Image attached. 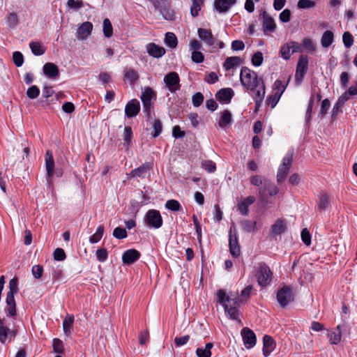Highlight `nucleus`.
Segmentation results:
<instances>
[{
	"mask_svg": "<svg viewBox=\"0 0 357 357\" xmlns=\"http://www.w3.org/2000/svg\"><path fill=\"white\" fill-rule=\"evenodd\" d=\"M217 297L218 302L223 306L229 318L241 322L238 311L241 301L237 294L230 293L227 295L225 290L220 289L217 292Z\"/></svg>",
	"mask_w": 357,
	"mask_h": 357,
	"instance_id": "1",
	"label": "nucleus"
},
{
	"mask_svg": "<svg viewBox=\"0 0 357 357\" xmlns=\"http://www.w3.org/2000/svg\"><path fill=\"white\" fill-rule=\"evenodd\" d=\"M240 81L245 89L252 91H255L264 84L263 79L259 77L257 73L247 67H243L241 68Z\"/></svg>",
	"mask_w": 357,
	"mask_h": 357,
	"instance_id": "2",
	"label": "nucleus"
},
{
	"mask_svg": "<svg viewBox=\"0 0 357 357\" xmlns=\"http://www.w3.org/2000/svg\"><path fill=\"white\" fill-rule=\"evenodd\" d=\"M9 291L7 293L6 303V307L4 310L8 317H14L16 316V303L15 300V295L18 292V280L17 278H13L9 282Z\"/></svg>",
	"mask_w": 357,
	"mask_h": 357,
	"instance_id": "3",
	"label": "nucleus"
},
{
	"mask_svg": "<svg viewBox=\"0 0 357 357\" xmlns=\"http://www.w3.org/2000/svg\"><path fill=\"white\" fill-rule=\"evenodd\" d=\"M155 97V91L151 87H146L141 95L143 111L148 118L151 116L152 100Z\"/></svg>",
	"mask_w": 357,
	"mask_h": 357,
	"instance_id": "4",
	"label": "nucleus"
},
{
	"mask_svg": "<svg viewBox=\"0 0 357 357\" xmlns=\"http://www.w3.org/2000/svg\"><path fill=\"white\" fill-rule=\"evenodd\" d=\"M272 272L268 266L264 262L259 263L257 278L261 287L267 286L271 281Z\"/></svg>",
	"mask_w": 357,
	"mask_h": 357,
	"instance_id": "5",
	"label": "nucleus"
},
{
	"mask_svg": "<svg viewBox=\"0 0 357 357\" xmlns=\"http://www.w3.org/2000/svg\"><path fill=\"white\" fill-rule=\"evenodd\" d=\"M279 192L278 188L269 179L264 183L262 186L259 188V197L262 202H266L268 196H275Z\"/></svg>",
	"mask_w": 357,
	"mask_h": 357,
	"instance_id": "6",
	"label": "nucleus"
},
{
	"mask_svg": "<svg viewBox=\"0 0 357 357\" xmlns=\"http://www.w3.org/2000/svg\"><path fill=\"white\" fill-rule=\"evenodd\" d=\"M144 222L148 227L154 229L161 227L163 222L160 211L155 209H151L146 212Z\"/></svg>",
	"mask_w": 357,
	"mask_h": 357,
	"instance_id": "7",
	"label": "nucleus"
},
{
	"mask_svg": "<svg viewBox=\"0 0 357 357\" xmlns=\"http://www.w3.org/2000/svg\"><path fill=\"white\" fill-rule=\"evenodd\" d=\"M293 155L289 153H287L283 158L282 162L280 165L277 174V182L278 183H281L285 180L291 165Z\"/></svg>",
	"mask_w": 357,
	"mask_h": 357,
	"instance_id": "8",
	"label": "nucleus"
},
{
	"mask_svg": "<svg viewBox=\"0 0 357 357\" xmlns=\"http://www.w3.org/2000/svg\"><path fill=\"white\" fill-rule=\"evenodd\" d=\"M277 300L282 307H285L294 301L291 289L288 286H284L278 291Z\"/></svg>",
	"mask_w": 357,
	"mask_h": 357,
	"instance_id": "9",
	"label": "nucleus"
},
{
	"mask_svg": "<svg viewBox=\"0 0 357 357\" xmlns=\"http://www.w3.org/2000/svg\"><path fill=\"white\" fill-rule=\"evenodd\" d=\"M164 82L171 93H175L181 88L180 77L176 72L168 73L164 77Z\"/></svg>",
	"mask_w": 357,
	"mask_h": 357,
	"instance_id": "10",
	"label": "nucleus"
},
{
	"mask_svg": "<svg viewBox=\"0 0 357 357\" xmlns=\"http://www.w3.org/2000/svg\"><path fill=\"white\" fill-rule=\"evenodd\" d=\"M308 68V58L307 56L301 55L298 59L295 73V79L298 84L301 83Z\"/></svg>",
	"mask_w": 357,
	"mask_h": 357,
	"instance_id": "11",
	"label": "nucleus"
},
{
	"mask_svg": "<svg viewBox=\"0 0 357 357\" xmlns=\"http://www.w3.org/2000/svg\"><path fill=\"white\" fill-rule=\"evenodd\" d=\"M241 335L246 348H252L256 344V335L251 329L247 327L243 328L241 330Z\"/></svg>",
	"mask_w": 357,
	"mask_h": 357,
	"instance_id": "12",
	"label": "nucleus"
},
{
	"mask_svg": "<svg viewBox=\"0 0 357 357\" xmlns=\"http://www.w3.org/2000/svg\"><path fill=\"white\" fill-rule=\"evenodd\" d=\"M140 111V104L137 99L129 101L125 107V114L128 118L137 116Z\"/></svg>",
	"mask_w": 357,
	"mask_h": 357,
	"instance_id": "13",
	"label": "nucleus"
},
{
	"mask_svg": "<svg viewBox=\"0 0 357 357\" xmlns=\"http://www.w3.org/2000/svg\"><path fill=\"white\" fill-rule=\"evenodd\" d=\"M261 15L263 18L262 28L264 33L267 34L269 32L274 31L276 29V24L273 18L268 15L265 10Z\"/></svg>",
	"mask_w": 357,
	"mask_h": 357,
	"instance_id": "14",
	"label": "nucleus"
},
{
	"mask_svg": "<svg viewBox=\"0 0 357 357\" xmlns=\"http://www.w3.org/2000/svg\"><path fill=\"white\" fill-rule=\"evenodd\" d=\"M140 256V252L137 250L129 249L123 253L122 261L124 264L130 265L137 261Z\"/></svg>",
	"mask_w": 357,
	"mask_h": 357,
	"instance_id": "15",
	"label": "nucleus"
},
{
	"mask_svg": "<svg viewBox=\"0 0 357 357\" xmlns=\"http://www.w3.org/2000/svg\"><path fill=\"white\" fill-rule=\"evenodd\" d=\"M199 38L208 46H213L215 44V38L211 29L199 28L197 30Z\"/></svg>",
	"mask_w": 357,
	"mask_h": 357,
	"instance_id": "16",
	"label": "nucleus"
},
{
	"mask_svg": "<svg viewBox=\"0 0 357 357\" xmlns=\"http://www.w3.org/2000/svg\"><path fill=\"white\" fill-rule=\"evenodd\" d=\"M256 199L254 196H248L241 199L237 204L238 210L243 215H248L249 213V206L255 203Z\"/></svg>",
	"mask_w": 357,
	"mask_h": 357,
	"instance_id": "17",
	"label": "nucleus"
},
{
	"mask_svg": "<svg viewBox=\"0 0 357 357\" xmlns=\"http://www.w3.org/2000/svg\"><path fill=\"white\" fill-rule=\"evenodd\" d=\"M275 342L273 337L268 335H265L263 337V355L268 357L275 348Z\"/></svg>",
	"mask_w": 357,
	"mask_h": 357,
	"instance_id": "18",
	"label": "nucleus"
},
{
	"mask_svg": "<svg viewBox=\"0 0 357 357\" xmlns=\"http://www.w3.org/2000/svg\"><path fill=\"white\" fill-rule=\"evenodd\" d=\"M46 174L48 178H52L54 171V160L51 151L47 150L45 155Z\"/></svg>",
	"mask_w": 357,
	"mask_h": 357,
	"instance_id": "19",
	"label": "nucleus"
},
{
	"mask_svg": "<svg viewBox=\"0 0 357 357\" xmlns=\"http://www.w3.org/2000/svg\"><path fill=\"white\" fill-rule=\"evenodd\" d=\"M146 51L150 56L157 59L162 57L166 52L163 47L154 43H150L146 45Z\"/></svg>",
	"mask_w": 357,
	"mask_h": 357,
	"instance_id": "20",
	"label": "nucleus"
},
{
	"mask_svg": "<svg viewBox=\"0 0 357 357\" xmlns=\"http://www.w3.org/2000/svg\"><path fill=\"white\" fill-rule=\"evenodd\" d=\"M89 36V22H83L80 24L76 31L75 37L78 40H86Z\"/></svg>",
	"mask_w": 357,
	"mask_h": 357,
	"instance_id": "21",
	"label": "nucleus"
},
{
	"mask_svg": "<svg viewBox=\"0 0 357 357\" xmlns=\"http://www.w3.org/2000/svg\"><path fill=\"white\" fill-rule=\"evenodd\" d=\"M234 96V91L230 88L221 89L216 94L217 99L224 103H229Z\"/></svg>",
	"mask_w": 357,
	"mask_h": 357,
	"instance_id": "22",
	"label": "nucleus"
},
{
	"mask_svg": "<svg viewBox=\"0 0 357 357\" xmlns=\"http://www.w3.org/2000/svg\"><path fill=\"white\" fill-rule=\"evenodd\" d=\"M236 1V0H215L214 7L219 13H226Z\"/></svg>",
	"mask_w": 357,
	"mask_h": 357,
	"instance_id": "23",
	"label": "nucleus"
},
{
	"mask_svg": "<svg viewBox=\"0 0 357 357\" xmlns=\"http://www.w3.org/2000/svg\"><path fill=\"white\" fill-rule=\"evenodd\" d=\"M16 336V332L8 328L7 326L0 328V342L5 344L6 340L12 341Z\"/></svg>",
	"mask_w": 357,
	"mask_h": 357,
	"instance_id": "24",
	"label": "nucleus"
},
{
	"mask_svg": "<svg viewBox=\"0 0 357 357\" xmlns=\"http://www.w3.org/2000/svg\"><path fill=\"white\" fill-rule=\"evenodd\" d=\"M229 247L230 253L233 257H237L240 255L241 250L238 236H229Z\"/></svg>",
	"mask_w": 357,
	"mask_h": 357,
	"instance_id": "25",
	"label": "nucleus"
},
{
	"mask_svg": "<svg viewBox=\"0 0 357 357\" xmlns=\"http://www.w3.org/2000/svg\"><path fill=\"white\" fill-rule=\"evenodd\" d=\"M287 229V225L284 220L278 219L272 225L271 231L273 235H280Z\"/></svg>",
	"mask_w": 357,
	"mask_h": 357,
	"instance_id": "26",
	"label": "nucleus"
},
{
	"mask_svg": "<svg viewBox=\"0 0 357 357\" xmlns=\"http://www.w3.org/2000/svg\"><path fill=\"white\" fill-rule=\"evenodd\" d=\"M44 74L49 78H54L59 75V71L56 65L47 63L43 67Z\"/></svg>",
	"mask_w": 357,
	"mask_h": 357,
	"instance_id": "27",
	"label": "nucleus"
},
{
	"mask_svg": "<svg viewBox=\"0 0 357 357\" xmlns=\"http://www.w3.org/2000/svg\"><path fill=\"white\" fill-rule=\"evenodd\" d=\"M150 168L149 163H144L139 167L132 170L129 174L130 177H142L144 178L146 173Z\"/></svg>",
	"mask_w": 357,
	"mask_h": 357,
	"instance_id": "28",
	"label": "nucleus"
},
{
	"mask_svg": "<svg viewBox=\"0 0 357 357\" xmlns=\"http://www.w3.org/2000/svg\"><path fill=\"white\" fill-rule=\"evenodd\" d=\"M340 327H335L331 331H328L327 335L329 338V342L332 344H337L341 341V332Z\"/></svg>",
	"mask_w": 357,
	"mask_h": 357,
	"instance_id": "29",
	"label": "nucleus"
},
{
	"mask_svg": "<svg viewBox=\"0 0 357 357\" xmlns=\"http://www.w3.org/2000/svg\"><path fill=\"white\" fill-rule=\"evenodd\" d=\"M241 63V59L239 56H229L226 59L223 66L226 70L238 66Z\"/></svg>",
	"mask_w": 357,
	"mask_h": 357,
	"instance_id": "30",
	"label": "nucleus"
},
{
	"mask_svg": "<svg viewBox=\"0 0 357 357\" xmlns=\"http://www.w3.org/2000/svg\"><path fill=\"white\" fill-rule=\"evenodd\" d=\"M231 123L232 119L231 112L228 110H225L220 118L218 122L219 126L221 128L225 129L227 126L230 125Z\"/></svg>",
	"mask_w": 357,
	"mask_h": 357,
	"instance_id": "31",
	"label": "nucleus"
},
{
	"mask_svg": "<svg viewBox=\"0 0 357 357\" xmlns=\"http://www.w3.org/2000/svg\"><path fill=\"white\" fill-rule=\"evenodd\" d=\"M29 47L31 50V52L35 56H41L45 52V47H43L40 43L32 41L29 43Z\"/></svg>",
	"mask_w": 357,
	"mask_h": 357,
	"instance_id": "32",
	"label": "nucleus"
},
{
	"mask_svg": "<svg viewBox=\"0 0 357 357\" xmlns=\"http://www.w3.org/2000/svg\"><path fill=\"white\" fill-rule=\"evenodd\" d=\"M333 33L331 31L328 30L324 32L321 38V44L323 47H328L333 43Z\"/></svg>",
	"mask_w": 357,
	"mask_h": 357,
	"instance_id": "33",
	"label": "nucleus"
},
{
	"mask_svg": "<svg viewBox=\"0 0 357 357\" xmlns=\"http://www.w3.org/2000/svg\"><path fill=\"white\" fill-rule=\"evenodd\" d=\"M213 347L212 342L206 344L204 348H197L196 350V354L197 357H211V349Z\"/></svg>",
	"mask_w": 357,
	"mask_h": 357,
	"instance_id": "34",
	"label": "nucleus"
},
{
	"mask_svg": "<svg viewBox=\"0 0 357 357\" xmlns=\"http://www.w3.org/2000/svg\"><path fill=\"white\" fill-rule=\"evenodd\" d=\"M260 86H261V89H258V90H257V89L255 90L256 93H255V97H254L256 109H257L259 107L261 103L262 102V101L264 100V95H265L264 84H263V85H261Z\"/></svg>",
	"mask_w": 357,
	"mask_h": 357,
	"instance_id": "35",
	"label": "nucleus"
},
{
	"mask_svg": "<svg viewBox=\"0 0 357 357\" xmlns=\"http://www.w3.org/2000/svg\"><path fill=\"white\" fill-rule=\"evenodd\" d=\"M165 43L170 48H176L178 44V40L176 35L172 32H167L165 34Z\"/></svg>",
	"mask_w": 357,
	"mask_h": 357,
	"instance_id": "36",
	"label": "nucleus"
},
{
	"mask_svg": "<svg viewBox=\"0 0 357 357\" xmlns=\"http://www.w3.org/2000/svg\"><path fill=\"white\" fill-rule=\"evenodd\" d=\"M241 227L243 231L248 233L254 232L256 230V221H251L249 220H244L240 222Z\"/></svg>",
	"mask_w": 357,
	"mask_h": 357,
	"instance_id": "37",
	"label": "nucleus"
},
{
	"mask_svg": "<svg viewBox=\"0 0 357 357\" xmlns=\"http://www.w3.org/2000/svg\"><path fill=\"white\" fill-rule=\"evenodd\" d=\"M5 21L7 26L11 29L15 28L19 23L17 15L14 12L8 13L5 17Z\"/></svg>",
	"mask_w": 357,
	"mask_h": 357,
	"instance_id": "38",
	"label": "nucleus"
},
{
	"mask_svg": "<svg viewBox=\"0 0 357 357\" xmlns=\"http://www.w3.org/2000/svg\"><path fill=\"white\" fill-rule=\"evenodd\" d=\"M124 77L130 84H134L139 79L137 72L132 68L125 70Z\"/></svg>",
	"mask_w": 357,
	"mask_h": 357,
	"instance_id": "39",
	"label": "nucleus"
},
{
	"mask_svg": "<svg viewBox=\"0 0 357 357\" xmlns=\"http://www.w3.org/2000/svg\"><path fill=\"white\" fill-rule=\"evenodd\" d=\"M288 83L289 80L287 82L286 84H284L283 82L281 81L280 79L275 80L273 85V89L275 91V93L282 96V93H284L288 85Z\"/></svg>",
	"mask_w": 357,
	"mask_h": 357,
	"instance_id": "40",
	"label": "nucleus"
},
{
	"mask_svg": "<svg viewBox=\"0 0 357 357\" xmlns=\"http://www.w3.org/2000/svg\"><path fill=\"white\" fill-rule=\"evenodd\" d=\"M84 6V3L82 0H68L66 7L68 10L73 11H78Z\"/></svg>",
	"mask_w": 357,
	"mask_h": 357,
	"instance_id": "41",
	"label": "nucleus"
},
{
	"mask_svg": "<svg viewBox=\"0 0 357 357\" xmlns=\"http://www.w3.org/2000/svg\"><path fill=\"white\" fill-rule=\"evenodd\" d=\"M192 6L190 7V14L192 17L198 16L199 11L201 10L204 3V0H191Z\"/></svg>",
	"mask_w": 357,
	"mask_h": 357,
	"instance_id": "42",
	"label": "nucleus"
},
{
	"mask_svg": "<svg viewBox=\"0 0 357 357\" xmlns=\"http://www.w3.org/2000/svg\"><path fill=\"white\" fill-rule=\"evenodd\" d=\"M268 178L261 175H252L250 177V183L256 187H259V188L264 185V183L266 181Z\"/></svg>",
	"mask_w": 357,
	"mask_h": 357,
	"instance_id": "43",
	"label": "nucleus"
},
{
	"mask_svg": "<svg viewBox=\"0 0 357 357\" xmlns=\"http://www.w3.org/2000/svg\"><path fill=\"white\" fill-rule=\"evenodd\" d=\"M280 53L281 56L284 59L288 60L290 59L291 55L293 54V52H291V44L289 43V42L284 44L280 47Z\"/></svg>",
	"mask_w": 357,
	"mask_h": 357,
	"instance_id": "44",
	"label": "nucleus"
},
{
	"mask_svg": "<svg viewBox=\"0 0 357 357\" xmlns=\"http://www.w3.org/2000/svg\"><path fill=\"white\" fill-rule=\"evenodd\" d=\"M74 321L73 315H67L63 321V330L66 335L70 332L72 324Z\"/></svg>",
	"mask_w": 357,
	"mask_h": 357,
	"instance_id": "45",
	"label": "nucleus"
},
{
	"mask_svg": "<svg viewBox=\"0 0 357 357\" xmlns=\"http://www.w3.org/2000/svg\"><path fill=\"white\" fill-rule=\"evenodd\" d=\"M103 33L106 38H110L113 35V27L108 18L103 20Z\"/></svg>",
	"mask_w": 357,
	"mask_h": 357,
	"instance_id": "46",
	"label": "nucleus"
},
{
	"mask_svg": "<svg viewBox=\"0 0 357 357\" xmlns=\"http://www.w3.org/2000/svg\"><path fill=\"white\" fill-rule=\"evenodd\" d=\"M165 207L172 211H179L181 209L180 203L175 199H169L167 201Z\"/></svg>",
	"mask_w": 357,
	"mask_h": 357,
	"instance_id": "47",
	"label": "nucleus"
},
{
	"mask_svg": "<svg viewBox=\"0 0 357 357\" xmlns=\"http://www.w3.org/2000/svg\"><path fill=\"white\" fill-rule=\"evenodd\" d=\"M13 61L17 67H21L24 61V56L21 52L15 51L13 53Z\"/></svg>",
	"mask_w": 357,
	"mask_h": 357,
	"instance_id": "48",
	"label": "nucleus"
},
{
	"mask_svg": "<svg viewBox=\"0 0 357 357\" xmlns=\"http://www.w3.org/2000/svg\"><path fill=\"white\" fill-rule=\"evenodd\" d=\"M132 137V128L130 126H126L123 132V139L125 141L124 145L127 147L130 146L131 139Z\"/></svg>",
	"mask_w": 357,
	"mask_h": 357,
	"instance_id": "49",
	"label": "nucleus"
},
{
	"mask_svg": "<svg viewBox=\"0 0 357 357\" xmlns=\"http://www.w3.org/2000/svg\"><path fill=\"white\" fill-rule=\"evenodd\" d=\"M104 234V226L99 225L96 229V233L91 236V243H94L98 242L102 237Z\"/></svg>",
	"mask_w": 357,
	"mask_h": 357,
	"instance_id": "50",
	"label": "nucleus"
},
{
	"mask_svg": "<svg viewBox=\"0 0 357 357\" xmlns=\"http://www.w3.org/2000/svg\"><path fill=\"white\" fill-rule=\"evenodd\" d=\"M162 125L160 120L155 119L154 121V123L153 125V132L151 133L152 137L153 138L158 137L160 135V133L162 132Z\"/></svg>",
	"mask_w": 357,
	"mask_h": 357,
	"instance_id": "51",
	"label": "nucleus"
},
{
	"mask_svg": "<svg viewBox=\"0 0 357 357\" xmlns=\"http://www.w3.org/2000/svg\"><path fill=\"white\" fill-rule=\"evenodd\" d=\"M96 256L98 261L104 262L108 257V252L106 248H100L96 251Z\"/></svg>",
	"mask_w": 357,
	"mask_h": 357,
	"instance_id": "52",
	"label": "nucleus"
},
{
	"mask_svg": "<svg viewBox=\"0 0 357 357\" xmlns=\"http://www.w3.org/2000/svg\"><path fill=\"white\" fill-rule=\"evenodd\" d=\"M40 94V89L36 85H32L26 90V96L30 99H36Z\"/></svg>",
	"mask_w": 357,
	"mask_h": 357,
	"instance_id": "53",
	"label": "nucleus"
},
{
	"mask_svg": "<svg viewBox=\"0 0 357 357\" xmlns=\"http://www.w3.org/2000/svg\"><path fill=\"white\" fill-rule=\"evenodd\" d=\"M342 41L347 48L351 47L354 44V38L351 33L346 31L342 35Z\"/></svg>",
	"mask_w": 357,
	"mask_h": 357,
	"instance_id": "54",
	"label": "nucleus"
},
{
	"mask_svg": "<svg viewBox=\"0 0 357 357\" xmlns=\"http://www.w3.org/2000/svg\"><path fill=\"white\" fill-rule=\"evenodd\" d=\"M112 234L117 239H123L128 236L126 229L120 227H116Z\"/></svg>",
	"mask_w": 357,
	"mask_h": 357,
	"instance_id": "55",
	"label": "nucleus"
},
{
	"mask_svg": "<svg viewBox=\"0 0 357 357\" xmlns=\"http://www.w3.org/2000/svg\"><path fill=\"white\" fill-rule=\"evenodd\" d=\"M303 50H305L309 52L315 50V45L310 38H304L302 41Z\"/></svg>",
	"mask_w": 357,
	"mask_h": 357,
	"instance_id": "56",
	"label": "nucleus"
},
{
	"mask_svg": "<svg viewBox=\"0 0 357 357\" xmlns=\"http://www.w3.org/2000/svg\"><path fill=\"white\" fill-rule=\"evenodd\" d=\"M264 61L263 54L258 51L255 52L252 57V64L254 66H260Z\"/></svg>",
	"mask_w": 357,
	"mask_h": 357,
	"instance_id": "57",
	"label": "nucleus"
},
{
	"mask_svg": "<svg viewBox=\"0 0 357 357\" xmlns=\"http://www.w3.org/2000/svg\"><path fill=\"white\" fill-rule=\"evenodd\" d=\"M204 97L200 92L195 93L192 97V103L194 107H199L204 102Z\"/></svg>",
	"mask_w": 357,
	"mask_h": 357,
	"instance_id": "58",
	"label": "nucleus"
},
{
	"mask_svg": "<svg viewBox=\"0 0 357 357\" xmlns=\"http://www.w3.org/2000/svg\"><path fill=\"white\" fill-rule=\"evenodd\" d=\"M315 6V2L312 0H299L297 7L299 9L311 8Z\"/></svg>",
	"mask_w": 357,
	"mask_h": 357,
	"instance_id": "59",
	"label": "nucleus"
},
{
	"mask_svg": "<svg viewBox=\"0 0 357 357\" xmlns=\"http://www.w3.org/2000/svg\"><path fill=\"white\" fill-rule=\"evenodd\" d=\"M202 167L203 169L206 170L208 172H214L216 169V165L212 160H204L202 162Z\"/></svg>",
	"mask_w": 357,
	"mask_h": 357,
	"instance_id": "60",
	"label": "nucleus"
},
{
	"mask_svg": "<svg viewBox=\"0 0 357 357\" xmlns=\"http://www.w3.org/2000/svg\"><path fill=\"white\" fill-rule=\"evenodd\" d=\"M252 290V286L248 285L241 291L239 298L241 302L246 301L250 298Z\"/></svg>",
	"mask_w": 357,
	"mask_h": 357,
	"instance_id": "61",
	"label": "nucleus"
},
{
	"mask_svg": "<svg viewBox=\"0 0 357 357\" xmlns=\"http://www.w3.org/2000/svg\"><path fill=\"white\" fill-rule=\"evenodd\" d=\"M329 204V197L326 194H322L319 197V208L320 210H324L327 208Z\"/></svg>",
	"mask_w": 357,
	"mask_h": 357,
	"instance_id": "62",
	"label": "nucleus"
},
{
	"mask_svg": "<svg viewBox=\"0 0 357 357\" xmlns=\"http://www.w3.org/2000/svg\"><path fill=\"white\" fill-rule=\"evenodd\" d=\"M281 96L274 93L273 95L269 96L266 98V103L268 105H270L271 108H274L276 105L278 104L279 100L280 99Z\"/></svg>",
	"mask_w": 357,
	"mask_h": 357,
	"instance_id": "63",
	"label": "nucleus"
},
{
	"mask_svg": "<svg viewBox=\"0 0 357 357\" xmlns=\"http://www.w3.org/2000/svg\"><path fill=\"white\" fill-rule=\"evenodd\" d=\"M32 274L36 279H39L43 273V268L40 265H34L31 269Z\"/></svg>",
	"mask_w": 357,
	"mask_h": 357,
	"instance_id": "64",
	"label": "nucleus"
}]
</instances>
